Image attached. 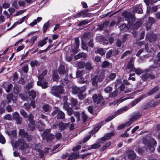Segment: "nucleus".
<instances>
[{"instance_id": "nucleus-35", "label": "nucleus", "mask_w": 160, "mask_h": 160, "mask_svg": "<svg viewBox=\"0 0 160 160\" xmlns=\"http://www.w3.org/2000/svg\"><path fill=\"white\" fill-rule=\"evenodd\" d=\"M50 26V23L49 21L47 22L46 23H45L43 26V32L44 33L48 28Z\"/></svg>"}, {"instance_id": "nucleus-42", "label": "nucleus", "mask_w": 160, "mask_h": 160, "mask_svg": "<svg viewBox=\"0 0 160 160\" xmlns=\"http://www.w3.org/2000/svg\"><path fill=\"white\" fill-rule=\"evenodd\" d=\"M142 24V22L141 21H138L134 24L133 26V28L135 29H137L139 28Z\"/></svg>"}, {"instance_id": "nucleus-60", "label": "nucleus", "mask_w": 160, "mask_h": 160, "mask_svg": "<svg viewBox=\"0 0 160 160\" xmlns=\"http://www.w3.org/2000/svg\"><path fill=\"white\" fill-rule=\"evenodd\" d=\"M37 36H35L31 39L30 41V43L31 44V45H32L33 44L34 42L37 40Z\"/></svg>"}, {"instance_id": "nucleus-8", "label": "nucleus", "mask_w": 160, "mask_h": 160, "mask_svg": "<svg viewBox=\"0 0 160 160\" xmlns=\"http://www.w3.org/2000/svg\"><path fill=\"white\" fill-rule=\"evenodd\" d=\"M86 11H83L78 13L75 15L73 16L74 18H78L81 17L83 18L89 17L90 15V13H87Z\"/></svg>"}, {"instance_id": "nucleus-38", "label": "nucleus", "mask_w": 160, "mask_h": 160, "mask_svg": "<svg viewBox=\"0 0 160 160\" xmlns=\"http://www.w3.org/2000/svg\"><path fill=\"white\" fill-rule=\"evenodd\" d=\"M96 53H98L101 55H103L105 54V52L102 48H98L96 51H95Z\"/></svg>"}, {"instance_id": "nucleus-25", "label": "nucleus", "mask_w": 160, "mask_h": 160, "mask_svg": "<svg viewBox=\"0 0 160 160\" xmlns=\"http://www.w3.org/2000/svg\"><path fill=\"white\" fill-rule=\"evenodd\" d=\"M98 81H99V79L98 76V75H95L92 78V84L95 86H96Z\"/></svg>"}, {"instance_id": "nucleus-49", "label": "nucleus", "mask_w": 160, "mask_h": 160, "mask_svg": "<svg viewBox=\"0 0 160 160\" xmlns=\"http://www.w3.org/2000/svg\"><path fill=\"white\" fill-rule=\"evenodd\" d=\"M101 128V126L99 125H98L97 126L94 128L93 130L91 132V134H95L97 132H98Z\"/></svg>"}, {"instance_id": "nucleus-57", "label": "nucleus", "mask_w": 160, "mask_h": 160, "mask_svg": "<svg viewBox=\"0 0 160 160\" xmlns=\"http://www.w3.org/2000/svg\"><path fill=\"white\" fill-rule=\"evenodd\" d=\"M144 1L147 5H148L150 4L156 2L157 1H154L153 0H144Z\"/></svg>"}, {"instance_id": "nucleus-24", "label": "nucleus", "mask_w": 160, "mask_h": 160, "mask_svg": "<svg viewBox=\"0 0 160 160\" xmlns=\"http://www.w3.org/2000/svg\"><path fill=\"white\" fill-rule=\"evenodd\" d=\"M134 68L133 67V60L131 59L128 62L127 69H130V71H132L134 70Z\"/></svg>"}, {"instance_id": "nucleus-32", "label": "nucleus", "mask_w": 160, "mask_h": 160, "mask_svg": "<svg viewBox=\"0 0 160 160\" xmlns=\"http://www.w3.org/2000/svg\"><path fill=\"white\" fill-rule=\"evenodd\" d=\"M57 118L58 119H63L65 118V114L62 111H59L57 115Z\"/></svg>"}, {"instance_id": "nucleus-5", "label": "nucleus", "mask_w": 160, "mask_h": 160, "mask_svg": "<svg viewBox=\"0 0 160 160\" xmlns=\"http://www.w3.org/2000/svg\"><path fill=\"white\" fill-rule=\"evenodd\" d=\"M92 99L93 102L96 104H103L104 103L103 98L100 94H95L92 97Z\"/></svg>"}, {"instance_id": "nucleus-30", "label": "nucleus", "mask_w": 160, "mask_h": 160, "mask_svg": "<svg viewBox=\"0 0 160 160\" xmlns=\"http://www.w3.org/2000/svg\"><path fill=\"white\" fill-rule=\"evenodd\" d=\"M155 22V20L154 18L152 17H149L148 19V26H147L146 29L148 30L151 26L152 24Z\"/></svg>"}, {"instance_id": "nucleus-51", "label": "nucleus", "mask_w": 160, "mask_h": 160, "mask_svg": "<svg viewBox=\"0 0 160 160\" xmlns=\"http://www.w3.org/2000/svg\"><path fill=\"white\" fill-rule=\"evenodd\" d=\"M38 64V62L36 60L32 61L30 62L31 66L33 68L34 67L36 66H37Z\"/></svg>"}, {"instance_id": "nucleus-63", "label": "nucleus", "mask_w": 160, "mask_h": 160, "mask_svg": "<svg viewBox=\"0 0 160 160\" xmlns=\"http://www.w3.org/2000/svg\"><path fill=\"white\" fill-rule=\"evenodd\" d=\"M81 148V146L80 145H78L76 147H75L72 149V150L73 152H76L79 150Z\"/></svg>"}, {"instance_id": "nucleus-18", "label": "nucleus", "mask_w": 160, "mask_h": 160, "mask_svg": "<svg viewBox=\"0 0 160 160\" xmlns=\"http://www.w3.org/2000/svg\"><path fill=\"white\" fill-rule=\"evenodd\" d=\"M28 15H26L23 18H21L19 20L15 23L11 27H10L9 29H8V30H10L12 29L13 27H14L15 26H16L18 24H19L22 23L23 22H24L25 19L28 18Z\"/></svg>"}, {"instance_id": "nucleus-47", "label": "nucleus", "mask_w": 160, "mask_h": 160, "mask_svg": "<svg viewBox=\"0 0 160 160\" xmlns=\"http://www.w3.org/2000/svg\"><path fill=\"white\" fill-rule=\"evenodd\" d=\"M112 90V87L109 86H107L104 89V91L105 92L109 93Z\"/></svg>"}, {"instance_id": "nucleus-62", "label": "nucleus", "mask_w": 160, "mask_h": 160, "mask_svg": "<svg viewBox=\"0 0 160 160\" xmlns=\"http://www.w3.org/2000/svg\"><path fill=\"white\" fill-rule=\"evenodd\" d=\"M133 71H134L138 75H140L143 72L139 68L135 69V68Z\"/></svg>"}, {"instance_id": "nucleus-26", "label": "nucleus", "mask_w": 160, "mask_h": 160, "mask_svg": "<svg viewBox=\"0 0 160 160\" xmlns=\"http://www.w3.org/2000/svg\"><path fill=\"white\" fill-rule=\"evenodd\" d=\"M128 98H120L118 100H116L112 103H109V105L110 106H111L112 105H115L118 103L122 102L123 101L128 99Z\"/></svg>"}, {"instance_id": "nucleus-12", "label": "nucleus", "mask_w": 160, "mask_h": 160, "mask_svg": "<svg viewBox=\"0 0 160 160\" xmlns=\"http://www.w3.org/2000/svg\"><path fill=\"white\" fill-rule=\"evenodd\" d=\"M58 72L61 75H63L66 74L67 72V70L65 68L64 65H60L58 69Z\"/></svg>"}, {"instance_id": "nucleus-33", "label": "nucleus", "mask_w": 160, "mask_h": 160, "mask_svg": "<svg viewBox=\"0 0 160 160\" xmlns=\"http://www.w3.org/2000/svg\"><path fill=\"white\" fill-rule=\"evenodd\" d=\"M72 92L74 94H76L79 92V88L76 86H73L71 87Z\"/></svg>"}, {"instance_id": "nucleus-44", "label": "nucleus", "mask_w": 160, "mask_h": 160, "mask_svg": "<svg viewBox=\"0 0 160 160\" xmlns=\"http://www.w3.org/2000/svg\"><path fill=\"white\" fill-rule=\"evenodd\" d=\"M85 65V62L81 61L78 62V67L79 68H83Z\"/></svg>"}, {"instance_id": "nucleus-6", "label": "nucleus", "mask_w": 160, "mask_h": 160, "mask_svg": "<svg viewBox=\"0 0 160 160\" xmlns=\"http://www.w3.org/2000/svg\"><path fill=\"white\" fill-rule=\"evenodd\" d=\"M157 142L153 138H151L148 143H146V145L148 148L151 152L155 150L154 146L156 145Z\"/></svg>"}, {"instance_id": "nucleus-14", "label": "nucleus", "mask_w": 160, "mask_h": 160, "mask_svg": "<svg viewBox=\"0 0 160 160\" xmlns=\"http://www.w3.org/2000/svg\"><path fill=\"white\" fill-rule=\"evenodd\" d=\"M76 76L78 77H80V79H81L80 82H81L83 83H87L88 81H83V79L82 78V76L84 74L83 70L78 71L76 73Z\"/></svg>"}, {"instance_id": "nucleus-2", "label": "nucleus", "mask_w": 160, "mask_h": 160, "mask_svg": "<svg viewBox=\"0 0 160 160\" xmlns=\"http://www.w3.org/2000/svg\"><path fill=\"white\" fill-rule=\"evenodd\" d=\"M48 71L46 70H44L42 74L38 77V81L37 82L38 86H41L43 88H46L48 87L47 83L44 82L43 80L44 77L47 73Z\"/></svg>"}, {"instance_id": "nucleus-37", "label": "nucleus", "mask_w": 160, "mask_h": 160, "mask_svg": "<svg viewBox=\"0 0 160 160\" xmlns=\"http://www.w3.org/2000/svg\"><path fill=\"white\" fill-rule=\"evenodd\" d=\"M67 100V98H65L64 99L65 102H64L63 104V108L66 110L71 108L69 107V106L68 103L66 102Z\"/></svg>"}, {"instance_id": "nucleus-23", "label": "nucleus", "mask_w": 160, "mask_h": 160, "mask_svg": "<svg viewBox=\"0 0 160 160\" xmlns=\"http://www.w3.org/2000/svg\"><path fill=\"white\" fill-rule=\"evenodd\" d=\"M69 125V123H65L61 122L59 124L58 126L59 128L61 130H63L65 129L66 127H68Z\"/></svg>"}, {"instance_id": "nucleus-11", "label": "nucleus", "mask_w": 160, "mask_h": 160, "mask_svg": "<svg viewBox=\"0 0 160 160\" xmlns=\"http://www.w3.org/2000/svg\"><path fill=\"white\" fill-rule=\"evenodd\" d=\"M18 142L19 143V145L18 146H19L21 149H24L28 146V144L26 143L24 140L23 139H19L18 140Z\"/></svg>"}, {"instance_id": "nucleus-28", "label": "nucleus", "mask_w": 160, "mask_h": 160, "mask_svg": "<svg viewBox=\"0 0 160 160\" xmlns=\"http://www.w3.org/2000/svg\"><path fill=\"white\" fill-rule=\"evenodd\" d=\"M79 153L78 152H73L68 157L69 160H72L77 158L78 156Z\"/></svg>"}, {"instance_id": "nucleus-13", "label": "nucleus", "mask_w": 160, "mask_h": 160, "mask_svg": "<svg viewBox=\"0 0 160 160\" xmlns=\"http://www.w3.org/2000/svg\"><path fill=\"white\" fill-rule=\"evenodd\" d=\"M71 104L72 106H75V108L76 110L80 108V106L78 104V101L73 98H72L71 100Z\"/></svg>"}, {"instance_id": "nucleus-27", "label": "nucleus", "mask_w": 160, "mask_h": 160, "mask_svg": "<svg viewBox=\"0 0 160 160\" xmlns=\"http://www.w3.org/2000/svg\"><path fill=\"white\" fill-rule=\"evenodd\" d=\"M37 124L38 128L39 131H42L44 129L45 125L41 121L38 122Z\"/></svg>"}, {"instance_id": "nucleus-55", "label": "nucleus", "mask_w": 160, "mask_h": 160, "mask_svg": "<svg viewBox=\"0 0 160 160\" xmlns=\"http://www.w3.org/2000/svg\"><path fill=\"white\" fill-rule=\"evenodd\" d=\"M43 108L44 110L46 112H49L50 111V107L48 105H44Z\"/></svg>"}, {"instance_id": "nucleus-9", "label": "nucleus", "mask_w": 160, "mask_h": 160, "mask_svg": "<svg viewBox=\"0 0 160 160\" xmlns=\"http://www.w3.org/2000/svg\"><path fill=\"white\" fill-rule=\"evenodd\" d=\"M13 119L17 121V124H20L22 123V119L17 112H15L12 114Z\"/></svg>"}, {"instance_id": "nucleus-52", "label": "nucleus", "mask_w": 160, "mask_h": 160, "mask_svg": "<svg viewBox=\"0 0 160 160\" xmlns=\"http://www.w3.org/2000/svg\"><path fill=\"white\" fill-rule=\"evenodd\" d=\"M47 42L45 41L44 40H41L40 41L38 42V46L42 47L44 45L46 44L47 43Z\"/></svg>"}, {"instance_id": "nucleus-46", "label": "nucleus", "mask_w": 160, "mask_h": 160, "mask_svg": "<svg viewBox=\"0 0 160 160\" xmlns=\"http://www.w3.org/2000/svg\"><path fill=\"white\" fill-rule=\"evenodd\" d=\"M82 116L83 122H85L87 120L88 118V116L84 112H82Z\"/></svg>"}, {"instance_id": "nucleus-43", "label": "nucleus", "mask_w": 160, "mask_h": 160, "mask_svg": "<svg viewBox=\"0 0 160 160\" xmlns=\"http://www.w3.org/2000/svg\"><path fill=\"white\" fill-rule=\"evenodd\" d=\"M74 116L77 118V121H79L80 120V113L79 112L75 111L73 112Z\"/></svg>"}, {"instance_id": "nucleus-34", "label": "nucleus", "mask_w": 160, "mask_h": 160, "mask_svg": "<svg viewBox=\"0 0 160 160\" xmlns=\"http://www.w3.org/2000/svg\"><path fill=\"white\" fill-rule=\"evenodd\" d=\"M35 122H29L28 124V128L29 130L33 131L35 129Z\"/></svg>"}, {"instance_id": "nucleus-40", "label": "nucleus", "mask_w": 160, "mask_h": 160, "mask_svg": "<svg viewBox=\"0 0 160 160\" xmlns=\"http://www.w3.org/2000/svg\"><path fill=\"white\" fill-rule=\"evenodd\" d=\"M110 65V64L108 62L104 61L102 62L101 67L102 68H105L109 66Z\"/></svg>"}, {"instance_id": "nucleus-21", "label": "nucleus", "mask_w": 160, "mask_h": 160, "mask_svg": "<svg viewBox=\"0 0 160 160\" xmlns=\"http://www.w3.org/2000/svg\"><path fill=\"white\" fill-rule=\"evenodd\" d=\"M146 97L145 95H142L141 96L138 98H137L136 100L132 102L131 103V105L132 106H133L140 102L142 99Z\"/></svg>"}, {"instance_id": "nucleus-22", "label": "nucleus", "mask_w": 160, "mask_h": 160, "mask_svg": "<svg viewBox=\"0 0 160 160\" xmlns=\"http://www.w3.org/2000/svg\"><path fill=\"white\" fill-rule=\"evenodd\" d=\"M72 78V74H70L69 77H67L65 78L62 79L61 81V83L63 85H65L70 80V79H71Z\"/></svg>"}, {"instance_id": "nucleus-3", "label": "nucleus", "mask_w": 160, "mask_h": 160, "mask_svg": "<svg viewBox=\"0 0 160 160\" xmlns=\"http://www.w3.org/2000/svg\"><path fill=\"white\" fill-rule=\"evenodd\" d=\"M129 107L126 106L121 108L119 109L115 112L114 115L110 116L108 118H107L106 119L105 121L106 122H108L110 121L116 116L121 113H122L124 112L127 111L129 109Z\"/></svg>"}, {"instance_id": "nucleus-53", "label": "nucleus", "mask_w": 160, "mask_h": 160, "mask_svg": "<svg viewBox=\"0 0 160 160\" xmlns=\"http://www.w3.org/2000/svg\"><path fill=\"white\" fill-rule=\"evenodd\" d=\"M117 95V90L116 89L115 91L112 92L111 93L109 94V97H114Z\"/></svg>"}, {"instance_id": "nucleus-45", "label": "nucleus", "mask_w": 160, "mask_h": 160, "mask_svg": "<svg viewBox=\"0 0 160 160\" xmlns=\"http://www.w3.org/2000/svg\"><path fill=\"white\" fill-rule=\"evenodd\" d=\"M91 21L90 20H84L79 22L78 24V26H81L83 25H85Z\"/></svg>"}, {"instance_id": "nucleus-36", "label": "nucleus", "mask_w": 160, "mask_h": 160, "mask_svg": "<svg viewBox=\"0 0 160 160\" xmlns=\"http://www.w3.org/2000/svg\"><path fill=\"white\" fill-rule=\"evenodd\" d=\"M159 87L158 86H157L155 88H154L152 89L151 91H149L148 93V95H152L155 92L157 91L159 89Z\"/></svg>"}, {"instance_id": "nucleus-29", "label": "nucleus", "mask_w": 160, "mask_h": 160, "mask_svg": "<svg viewBox=\"0 0 160 160\" xmlns=\"http://www.w3.org/2000/svg\"><path fill=\"white\" fill-rule=\"evenodd\" d=\"M116 77V75L115 73H111L110 74L109 76L106 78L105 80L107 82H108L114 79Z\"/></svg>"}, {"instance_id": "nucleus-15", "label": "nucleus", "mask_w": 160, "mask_h": 160, "mask_svg": "<svg viewBox=\"0 0 160 160\" xmlns=\"http://www.w3.org/2000/svg\"><path fill=\"white\" fill-rule=\"evenodd\" d=\"M141 117V114L139 112H137L134 113L132 115V118H130L129 120L132 121L133 122L136 120L138 118Z\"/></svg>"}, {"instance_id": "nucleus-61", "label": "nucleus", "mask_w": 160, "mask_h": 160, "mask_svg": "<svg viewBox=\"0 0 160 160\" xmlns=\"http://www.w3.org/2000/svg\"><path fill=\"white\" fill-rule=\"evenodd\" d=\"M66 111H67V114L69 116H71L72 114V113H73V110L71 108L66 110Z\"/></svg>"}, {"instance_id": "nucleus-54", "label": "nucleus", "mask_w": 160, "mask_h": 160, "mask_svg": "<svg viewBox=\"0 0 160 160\" xmlns=\"http://www.w3.org/2000/svg\"><path fill=\"white\" fill-rule=\"evenodd\" d=\"M59 77L57 72H54L53 73L52 76V79L54 81H57Z\"/></svg>"}, {"instance_id": "nucleus-39", "label": "nucleus", "mask_w": 160, "mask_h": 160, "mask_svg": "<svg viewBox=\"0 0 160 160\" xmlns=\"http://www.w3.org/2000/svg\"><path fill=\"white\" fill-rule=\"evenodd\" d=\"M85 66L86 69L88 70H91L93 68L92 63L90 62H87L85 63Z\"/></svg>"}, {"instance_id": "nucleus-59", "label": "nucleus", "mask_w": 160, "mask_h": 160, "mask_svg": "<svg viewBox=\"0 0 160 160\" xmlns=\"http://www.w3.org/2000/svg\"><path fill=\"white\" fill-rule=\"evenodd\" d=\"M104 78V72H102L98 77L99 81H102Z\"/></svg>"}, {"instance_id": "nucleus-19", "label": "nucleus", "mask_w": 160, "mask_h": 160, "mask_svg": "<svg viewBox=\"0 0 160 160\" xmlns=\"http://www.w3.org/2000/svg\"><path fill=\"white\" fill-rule=\"evenodd\" d=\"M129 158L133 160L136 157V154L132 151H128L127 152Z\"/></svg>"}, {"instance_id": "nucleus-31", "label": "nucleus", "mask_w": 160, "mask_h": 160, "mask_svg": "<svg viewBox=\"0 0 160 160\" xmlns=\"http://www.w3.org/2000/svg\"><path fill=\"white\" fill-rule=\"evenodd\" d=\"M29 96L32 99H34L36 97V92L33 90H32L28 92Z\"/></svg>"}, {"instance_id": "nucleus-48", "label": "nucleus", "mask_w": 160, "mask_h": 160, "mask_svg": "<svg viewBox=\"0 0 160 160\" xmlns=\"http://www.w3.org/2000/svg\"><path fill=\"white\" fill-rule=\"evenodd\" d=\"M19 134L22 137H26V135L27 134V133L25 132L24 130L22 129H21L19 132Z\"/></svg>"}, {"instance_id": "nucleus-20", "label": "nucleus", "mask_w": 160, "mask_h": 160, "mask_svg": "<svg viewBox=\"0 0 160 160\" xmlns=\"http://www.w3.org/2000/svg\"><path fill=\"white\" fill-rule=\"evenodd\" d=\"M142 8V5L141 4L137 5L134 8V12L138 14H141L143 12V10Z\"/></svg>"}, {"instance_id": "nucleus-64", "label": "nucleus", "mask_w": 160, "mask_h": 160, "mask_svg": "<svg viewBox=\"0 0 160 160\" xmlns=\"http://www.w3.org/2000/svg\"><path fill=\"white\" fill-rule=\"evenodd\" d=\"M12 84H8L7 86V87H6L5 88L6 91L7 92H10L11 88L12 86Z\"/></svg>"}, {"instance_id": "nucleus-56", "label": "nucleus", "mask_w": 160, "mask_h": 160, "mask_svg": "<svg viewBox=\"0 0 160 160\" xmlns=\"http://www.w3.org/2000/svg\"><path fill=\"white\" fill-rule=\"evenodd\" d=\"M20 113L24 117L27 118L28 115L26 112L23 109L21 110L20 111Z\"/></svg>"}, {"instance_id": "nucleus-1", "label": "nucleus", "mask_w": 160, "mask_h": 160, "mask_svg": "<svg viewBox=\"0 0 160 160\" xmlns=\"http://www.w3.org/2000/svg\"><path fill=\"white\" fill-rule=\"evenodd\" d=\"M64 92L63 87L61 86L56 85L53 86L51 90V93L56 97L60 98L61 94H62Z\"/></svg>"}, {"instance_id": "nucleus-17", "label": "nucleus", "mask_w": 160, "mask_h": 160, "mask_svg": "<svg viewBox=\"0 0 160 160\" xmlns=\"http://www.w3.org/2000/svg\"><path fill=\"white\" fill-rule=\"evenodd\" d=\"M28 15H26L23 18H21L19 20L15 23L11 27H10L9 29H8V30H10L12 29L13 27H14L15 26H16L18 24H19L22 23L23 22H24L25 19L28 18Z\"/></svg>"}, {"instance_id": "nucleus-7", "label": "nucleus", "mask_w": 160, "mask_h": 160, "mask_svg": "<svg viewBox=\"0 0 160 160\" xmlns=\"http://www.w3.org/2000/svg\"><path fill=\"white\" fill-rule=\"evenodd\" d=\"M114 135L113 132L107 133L104 137L98 139V142L100 143H103L107 140L110 139Z\"/></svg>"}, {"instance_id": "nucleus-58", "label": "nucleus", "mask_w": 160, "mask_h": 160, "mask_svg": "<svg viewBox=\"0 0 160 160\" xmlns=\"http://www.w3.org/2000/svg\"><path fill=\"white\" fill-rule=\"evenodd\" d=\"M35 150L37 151H38L39 153V155L40 156V158H42L44 155V152L42 151L39 149H37L36 148Z\"/></svg>"}, {"instance_id": "nucleus-16", "label": "nucleus", "mask_w": 160, "mask_h": 160, "mask_svg": "<svg viewBox=\"0 0 160 160\" xmlns=\"http://www.w3.org/2000/svg\"><path fill=\"white\" fill-rule=\"evenodd\" d=\"M156 38V35L153 33L151 35L148 34L146 36V39L149 40L150 42L155 41Z\"/></svg>"}, {"instance_id": "nucleus-10", "label": "nucleus", "mask_w": 160, "mask_h": 160, "mask_svg": "<svg viewBox=\"0 0 160 160\" xmlns=\"http://www.w3.org/2000/svg\"><path fill=\"white\" fill-rule=\"evenodd\" d=\"M123 14L125 16L124 18L128 22H130L131 20L133 21L135 20L134 16L132 15L131 13H129L128 14L127 12H124Z\"/></svg>"}, {"instance_id": "nucleus-4", "label": "nucleus", "mask_w": 160, "mask_h": 160, "mask_svg": "<svg viewBox=\"0 0 160 160\" xmlns=\"http://www.w3.org/2000/svg\"><path fill=\"white\" fill-rule=\"evenodd\" d=\"M51 129H49L45 130L42 134V136L44 139L46 140L48 142L52 140L54 136L50 133Z\"/></svg>"}, {"instance_id": "nucleus-50", "label": "nucleus", "mask_w": 160, "mask_h": 160, "mask_svg": "<svg viewBox=\"0 0 160 160\" xmlns=\"http://www.w3.org/2000/svg\"><path fill=\"white\" fill-rule=\"evenodd\" d=\"M101 147V145L99 143H95L94 144L91 145L90 149H95L99 148Z\"/></svg>"}, {"instance_id": "nucleus-41", "label": "nucleus", "mask_w": 160, "mask_h": 160, "mask_svg": "<svg viewBox=\"0 0 160 160\" xmlns=\"http://www.w3.org/2000/svg\"><path fill=\"white\" fill-rule=\"evenodd\" d=\"M141 79L144 81H146L148 79V73L145 72L142 75Z\"/></svg>"}]
</instances>
